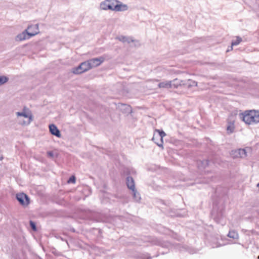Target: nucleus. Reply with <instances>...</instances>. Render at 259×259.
Masks as SVG:
<instances>
[{
	"label": "nucleus",
	"instance_id": "1",
	"mask_svg": "<svg viewBox=\"0 0 259 259\" xmlns=\"http://www.w3.org/2000/svg\"><path fill=\"white\" fill-rule=\"evenodd\" d=\"M242 120L247 124H254L259 122V111L255 110L245 111L240 114Z\"/></svg>",
	"mask_w": 259,
	"mask_h": 259
},
{
	"label": "nucleus",
	"instance_id": "4",
	"mask_svg": "<svg viewBox=\"0 0 259 259\" xmlns=\"http://www.w3.org/2000/svg\"><path fill=\"white\" fill-rule=\"evenodd\" d=\"M91 66L89 61L81 63L78 67L72 69V72L73 74H79L82 73L91 69Z\"/></svg>",
	"mask_w": 259,
	"mask_h": 259
},
{
	"label": "nucleus",
	"instance_id": "24",
	"mask_svg": "<svg viewBox=\"0 0 259 259\" xmlns=\"http://www.w3.org/2000/svg\"><path fill=\"white\" fill-rule=\"evenodd\" d=\"M257 258L259 259V255L257 256Z\"/></svg>",
	"mask_w": 259,
	"mask_h": 259
},
{
	"label": "nucleus",
	"instance_id": "13",
	"mask_svg": "<svg viewBox=\"0 0 259 259\" xmlns=\"http://www.w3.org/2000/svg\"><path fill=\"white\" fill-rule=\"evenodd\" d=\"M228 236L233 239L238 238V234L237 232L234 230L229 231L228 234Z\"/></svg>",
	"mask_w": 259,
	"mask_h": 259
},
{
	"label": "nucleus",
	"instance_id": "11",
	"mask_svg": "<svg viewBox=\"0 0 259 259\" xmlns=\"http://www.w3.org/2000/svg\"><path fill=\"white\" fill-rule=\"evenodd\" d=\"M17 114L18 116H23L27 119L26 121H25L24 123L29 124L32 120V115L30 113L26 114L25 113L17 112Z\"/></svg>",
	"mask_w": 259,
	"mask_h": 259
},
{
	"label": "nucleus",
	"instance_id": "6",
	"mask_svg": "<svg viewBox=\"0 0 259 259\" xmlns=\"http://www.w3.org/2000/svg\"><path fill=\"white\" fill-rule=\"evenodd\" d=\"M105 60V59L103 57H100L99 58H93L90 60H89V62L90 65L91 66V68H94L99 66Z\"/></svg>",
	"mask_w": 259,
	"mask_h": 259
},
{
	"label": "nucleus",
	"instance_id": "18",
	"mask_svg": "<svg viewBox=\"0 0 259 259\" xmlns=\"http://www.w3.org/2000/svg\"><path fill=\"white\" fill-rule=\"evenodd\" d=\"M119 40L123 42H130V41L128 40V38L125 36H121L119 38Z\"/></svg>",
	"mask_w": 259,
	"mask_h": 259
},
{
	"label": "nucleus",
	"instance_id": "5",
	"mask_svg": "<svg viewBox=\"0 0 259 259\" xmlns=\"http://www.w3.org/2000/svg\"><path fill=\"white\" fill-rule=\"evenodd\" d=\"M16 198L18 201L22 205L27 206L29 203V199L28 196L24 193H20L17 194Z\"/></svg>",
	"mask_w": 259,
	"mask_h": 259
},
{
	"label": "nucleus",
	"instance_id": "20",
	"mask_svg": "<svg viewBox=\"0 0 259 259\" xmlns=\"http://www.w3.org/2000/svg\"><path fill=\"white\" fill-rule=\"evenodd\" d=\"M133 197L136 199V201L139 200L140 198L139 194L137 192V193L136 194V197H135L134 195H133Z\"/></svg>",
	"mask_w": 259,
	"mask_h": 259
},
{
	"label": "nucleus",
	"instance_id": "15",
	"mask_svg": "<svg viewBox=\"0 0 259 259\" xmlns=\"http://www.w3.org/2000/svg\"><path fill=\"white\" fill-rule=\"evenodd\" d=\"M242 41V39L241 37L239 36L236 37V40L235 41H233L231 44V50L233 49V46H237Z\"/></svg>",
	"mask_w": 259,
	"mask_h": 259
},
{
	"label": "nucleus",
	"instance_id": "16",
	"mask_svg": "<svg viewBox=\"0 0 259 259\" xmlns=\"http://www.w3.org/2000/svg\"><path fill=\"white\" fill-rule=\"evenodd\" d=\"M8 80V78L5 76H0V85L5 83Z\"/></svg>",
	"mask_w": 259,
	"mask_h": 259
},
{
	"label": "nucleus",
	"instance_id": "14",
	"mask_svg": "<svg viewBox=\"0 0 259 259\" xmlns=\"http://www.w3.org/2000/svg\"><path fill=\"white\" fill-rule=\"evenodd\" d=\"M234 128L235 126L234 122H230L228 125L227 131L228 133H232L233 132Z\"/></svg>",
	"mask_w": 259,
	"mask_h": 259
},
{
	"label": "nucleus",
	"instance_id": "17",
	"mask_svg": "<svg viewBox=\"0 0 259 259\" xmlns=\"http://www.w3.org/2000/svg\"><path fill=\"white\" fill-rule=\"evenodd\" d=\"M75 178L74 176H71L68 181V183H75Z\"/></svg>",
	"mask_w": 259,
	"mask_h": 259
},
{
	"label": "nucleus",
	"instance_id": "3",
	"mask_svg": "<svg viewBox=\"0 0 259 259\" xmlns=\"http://www.w3.org/2000/svg\"><path fill=\"white\" fill-rule=\"evenodd\" d=\"M110 6L112 9L109 10L114 11H124L127 10L128 7L117 0H109Z\"/></svg>",
	"mask_w": 259,
	"mask_h": 259
},
{
	"label": "nucleus",
	"instance_id": "23",
	"mask_svg": "<svg viewBox=\"0 0 259 259\" xmlns=\"http://www.w3.org/2000/svg\"><path fill=\"white\" fill-rule=\"evenodd\" d=\"M31 31H34V29H31Z\"/></svg>",
	"mask_w": 259,
	"mask_h": 259
},
{
	"label": "nucleus",
	"instance_id": "10",
	"mask_svg": "<svg viewBox=\"0 0 259 259\" xmlns=\"http://www.w3.org/2000/svg\"><path fill=\"white\" fill-rule=\"evenodd\" d=\"M49 130L50 133L52 135H55L58 138L61 137V135L60 134V132L55 124H52L50 125Z\"/></svg>",
	"mask_w": 259,
	"mask_h": 259
},
{
	"label": "nucleus",
	"instance_id": "2",
	"mask_svg": "<svg viewBox=\"0 0 259 259\" xmlns=\"http://www.w3.org/2000/svg\"><path fill=\"white\" fill-rule=\"evenodd\" d=\"M39 33L38 25L37 24L29 26L27 29L22 33L18 34L16 38L17 41H22L28 39Z\"/></svg>",
	"mask_w": 259,
	"mask_h": 259
},
{
	"label": "nucleus",
	"instance_id": "19",
	"mask_svg": "<svg viewBox=\"0 0 259 259\" xmlns=\"http://www.w3.org/2000/svg\"><path fill=\"white\" fill-rule=\"evenodd\" d=\"M30 225L32 228V229L34 230V231H36V226H35V224L34 222H33L32 221H30Z\"/></svg>",
	"mask_w": 259,
	"mask_h": 259
},
{
	"label": "nucleus",
	"instance_id": "9",
	"mask_svg": "<svg viewBox=\"0 0 259 259\" xmlns=\"http://www.w3.org/2000/svg\"><path fill=\"white\" fill-rule=\"evenodd\" d=\"M232 154L234 157H244L247 155L246 151L242 149L232 151Z\"/></svg>",
	"mask_w": 259,
	"mask_h": 259
},
{
	"label": "nucleus",
	"instance_id": "7",
	"mask_svg": "<svg viewBox=\"0 0 259 259\" xmlns=\"http://www.w3.org/2000/svg\"><path fill=\"white\" fill-rule=\"evenodd\" d=\"M152 140L159 147L162 146V132L157 131L154 133Z\"/></svg>",
	"mask_w": 259,
	"mask_h": 259
},
{
	"label": "nucleus",
	"instance_id": "21",
	"mask_svg": "<svg viewBox=\"0 0 259 259\" xmlns=\"http://www.w3.org/2000/svg\"><path fill=\"white\" fill-rule=\"evenodd\" d=\"M48 154L50 156H53V154L52 152H48Z\"/></svg>",
	"mask_w": 259,
	"mask_h": 259
},
{
	"label": "nucleus",
	"instance_id": "12",
	"mask_svg": "<svg viewBox=\"0 0 259 259\" xmlns=\"http://www.w3.org/2000/svg\"><path fill=\"white\" fill-rule=\"evenodd\" d=\"M109 4V0H105L101 3L100 7L102 10H108L109 9H112Z\"/></svg>",
	"mask_w": 259,
	"mask_h": 259
},
{
	"label": "nucleus",
	"instance_id": "22",
	"mask_svg": "<svg viewBox=\"0 0 259 259\" xmlns=\"http://www.w3.org/2000/svg\"><path fill=\"white\" fill-rule=\"evenodd\" d=\"M162 134H163V137H164L165 135V134L163 131Z\"/></svg>",
	"mask_w": 259,
	"mask_h": 259
},
{
	"label": "nucleus",
	"instance_id": "8",
	"mask_svg": "<svg viewBox=\"0 0 259 259\" xmlns=\"http://www.w3.org/2000/svg\"><path fill=\"white\" fill-rule=\"evenodd\" d=\"M126 184L128 189L131 190L134 193V195L136 197V194L137 193V190L135 188V182L133 178L131 177H128L126 179Z\"/></svg>",
	"mask_w": 259,
	"mask_h": 259
}]
</instances>
